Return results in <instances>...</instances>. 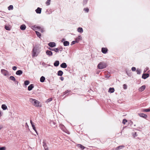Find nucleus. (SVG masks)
<instances>
[{"label":"nucleus","mask_w":150,"mask_h":150,"mask_svg":"<svg viewBox=\"0 0 150 150\" xmlns=\"http://www.w3.org/2000/svg\"><path fill=\"white\" fill-rule=\"evenodd\" d=\"M106 64L104 62H100L98 65V67L100 69H103L106 68Z\"/></svg>","instance_id":"f257e3e1"},{"label":"nucleus","mask_w":150,"mask_h":150,"mask_svg":"<svg viewBox=\"0 0 150 150\" xmlns=\"http://www.w3.org/2000/svg\"><path fill=\"white\" fill-rule=\"evenodd\" d=\"M29 101L31 102L34 106H35L38 107L39 106V103L37 100L33 99L30 98L29 99Z\"/></svg>","instance_id":"f03ea898"},{"label":"nucleus","mask_w":150,"mask_h":150,"mask_svg":"<svg viewBox=\"0 0 150 150\" xmlns=\"http://www.w3.org/2000/svg\"><path fill=\"white\" fill-rule=\"evenodd\" d=\"M1 72L5 76H6L8 74V71L4 69H1Z\"/></svg>","instance_id":"7ed1b4c3"},{"label":"nucleus","mask_w":150,"mask_h":150,"mask_svg":"<svg viewBox=\"0 0 150 150\" xmlns=\"http://www.w3.org/2000/svg\"><path fill=\"white\" fill-rule=\"evenodd\" d=\"M37 50L35 47H34L32 52V56L35 57L37 56Z\"/></svg>","instance_id":"20e7f679"},{"label":"nucleus","mask_w":150,"mask_h":150,"mask_svg":"<svg viewBox=\"0 0 150 150\" xmlns=\"http://www.w3.org/2000/svg\"><path fill=\"white\" fill-rule=\"evenodd\" d=\"M46 53L49 57H50L52 55V52L49 50H47L46 52Z\"/></svg>","instance_id":"39448f33"},{"label":"nucleus","mask_w":150,"mask_h":150,"mask_svg":"<svg viewBox=\"0 0 150 150\" xmlns=\"http://www.w3.org/2000/svg\"><path fill=\"white\" fill-rule=\"evenodd\" d=\"M48 45L51 47H54L56 46V43L54 42H50L48 43Z\"/></svg>","instance_id":"423d86ee"},{"label":"nucleus","mask_w":150,"mask_h":150,"mask_svg":"<svg viewBox=\"0 0 150 150\" xmlns=\"http://www.w3.org/2000/svg\"><path fill=\"white\" fill-rule=\"evenodd\" d=\"M48 49L50 50L54 51L56 52H59V49L58 48H54L52 49L50 47H49Z\"/></svg>","instance_id":"0eeeda50"},{"label":"nucleus","mask_w":150,"mask_h":150,"mask_svg":"<svg viewBox=\"0 0 150 150\" xmlns=\"http://www.w3.org/2000/svg\"><path fill=\"white\" fill-rule=\"evenodd\" d=\"M108 50L107 48L103 47L101 49L102 52L104 54H106L108 52Z\"/></svg>","instance_id":"6e6552de"},{"label":"nucleus","mask_w":150,"mask_h":150,"mask_svg":"<svg viewBox=\"0 0 150 150\" xmlns=\"http://www.w3.org/2000/svg\"><path fill=\"white\" fill-rule=\"evenodd\" d=\"M149 75L148 74H143L142 76V78L144 79H145L149 77Z\"/></svg>","instance_id":"1a4fd4ad"},{"label":"nucleus","mask_w":150,"mask_h":150,"mask_svg":"<svg viewBox=\"0 0 150 150\" xmlns=\"http://www.w3.org/2000/svg\"><path fill=\"white\" fill-rule=\"evenodd\" d=\"M139 115L140 117L144 118H146L147 117V115H146L143 113H139Z\"/></svg>","instance_id":"9d476101"},{"label":"nucleus","mask_w":150,"mask_h":150,"mask_svg":"<svg viewBox=\"0 0 150 150\" xmlns=\"http://www.w3.org/2000/svg\"><path fill=\"white\" fill-rule=\"evenodd\" d=\"M42 9L39 7H38L35 10V11L37 13L40 14L41 13Z\"/></svg>","instance_id":"9b49d317"},{"label":"nucleus","mask_w":150,"mask_h":150,"mask_svg":"<svg viewBox=\"0 0 150 150\" xmlns=\"http://www.w3.org/2000/svg\"><path fill=\"white\" fill-rule=\"evenodd\" d=\"M34 85L33 84H31L28 87V89L29 91H31L34 88Z\"/></svg>","instance_id":"f8f14e48"},{"label":"nucleus","mask_w":150,"mask_h":150,"mask_svg":"<svg viewBox=\"0 0 150 150\" xmlns=\"http://www.w3.org/2000/svg\"><path fill=\"white\" fill-rule=\"evenodd\" d=\"M82 39V37L81 35L79 36L77 38H76L75 40L76 41L77 43H78L79 41Z\"/></svg>","instance_id":"ddd939ff"},{"label":"nucleus","mask_w":150,"mask_h":150,"mask_svg":"<svg viewBox=\"0 0 150 150\" xmlns=\"http://www.w3.org/2000/svg\"><path fill=\"white\" fill-rule=\"evenodd\" d=\"M16 74L17 75L20 76L23 74V71L22 70H19L16 72Z\"/></svg>","instance_id":"4468645a"},{"label":"nucleus","mask_w":150,"mask_h":150,"mask_svg":"<svg viewBox=\"0 0 150 150\" xmlns=\"http://www.w3.org/2000/svg\"><path fill=\"white\" fill-rule=\"evenodd\" d=\"M60 67L62 68H65L67 67V65L66 63H63L60 65Z\"/></svg>","instance_id":"2eb2a0df"},{"label":"nucleus","mask_w":150,"mask_h":150,"mask_svg":"<svg viewBox=\"0 0 150 150\" xmlns=\"http://www.w3.org/2000/svg\"><path fill=\"white\" fill-rule=\"evenodd\" d=\"M26 28V26L24 24H23L21 25L20 27V29L22 30H24Z\"/></svg>","instance_id":"dca6fc26"},{"label":"nucleus","mask_w":150,"mask_h":150,"mask_svg":"<svg viewBox=\"0 0 150 150\" xmlns=\"http://www.w3.org/2000/svg\"><path fill=\"white\" fill-rule=\"evenodd\" d=\"M146 86L145 85H143L139 89V91L142 92L145 89Z\"/></svg>","instance_id":"f3484780"},{"label":"nucleus","mask_w":150,"mask_h":150,"mask_svg":"<svg viewBox=\"0 0 150 150\" xmlns=\"http://www.w3.org/2000/svg\"><path fill=\"white\" fill-rule=\"evenodd\" d=\"M37 28L38 30L42 33H43L45 31L43 28H41L40 26H38Z\"/></svg>","instance_id":"a211bd4d"},{"label":"nucleus","mask_w":150,"mask_h":150,"mask_svg":"<svg viewBox=\"0 0 150 150\" xmlns=\"http://www.w3.org/2000/svg\"><path fill=\"white\" fill-rule=\"evenodd\" d=\"M69 42L68 41H64L63 42L64 45L65 46H68L69 45Z\"/></svg>","instance_id":"6ab92c4d"},{"label":"nucleus","mask_w":150,"mask_h":150,"mask_svg":"<svg viewBox=\"0 0 150 150\" xmlns=\"http://www.w3.org/2000/svg\"><path fill=\"white\" fill-rule=\"evenodd\" d=\"M59 61H56L54 63V65L55 67H57L59 65Z\"/></svg>","instance_id":"aec40b11"},{"label":"nucleus","mask_w":150,"mask_h":150,"mask_svg":"<svg viewBox=\"0 0 150 150\" xmlns=\"http://www.w3.org/2000/svg\"><path fill=\"white\" fill-rule=\"evenodd\" d=\"M63 74V71L61 70H59L58 71L57 75L59 76H61Z\"/></svg>","instance_id":"412c9836"},{"label":"nucleus","mask_w":150,"mask_h":150,"mask_svg":"<svg viewBox=\"0 0 150 150\" xmlns=\"http://www.w3.org/2000/svg\"><path fill=\"white\" fill-rule=\"evenodd\" d=\"M77 31L79 33H82L83 32V30L82 28L79 27L77 29Z\"/></svg>","instance_id":"4be33fe9"},{"label":"nucleus","mask_w":150,"mask_h":150,"mask_svg":"<svg viewBox=\"0 0 150 150\" xmlns=\"http://www.w3.org/2000/svg\"><path fill=\"white\" fill-rule=\"evenodd\" d=\"M1 108L4 110H5L7 109V106L5 104H3L1 106Z\"/></svg>","instance_id":"5701e85b"},{"label":"nucleus","mask_w":150,"mask_h":150,"mask_svg":"<svg viewBox=\"0 0 150 150\" xmlns=\"http://www.w3.org/2000/svg\"><path fill=\"white\" fill-rule=\"evenodd\" d=\"M77 146L79 147L80 148L82 149H83L85 148V147L81 144H78Z\"/></svg>","instance_id":"b1692460"},{"label":"nucleus","mask_w":150,"mask_h":150,"mask_svg":"<svg viewBox=\"0 0 150 150\" xmlns=\"http://www.w3.org/2000/svg\"><path fill=\"white\" fill-rule=\"evenodd\" d=\"M45 79V78L44 76H42L40 77V81L41 82H43Z\"/></svg>","instance_id":"393cba45"},{"label":"nucleus","mask_w":150,"mask_h":150,"mask_svg":"<svg viewBox=\"0 0 150 150\" xmlns=\"http://www.w3.org/2000/svg\"><path fill=\"white\" fill-rule=\"evenodd\" d=\"M35 32L37 36L40 38L41 37V34L37 31H35Z\"/></svg>","instance_id":"a878e982"},{"label":"nucleus","mask_w":150,"mask_h":150,"mask_svg":"<svg viewBox=\"0 0 150 150\" xmlns=\"http://www.w3.org/2000/svg\"><path fill=\"white\" fill-rule=\"evenodd\" d=\"M124 147V146H118L115 149V150H119L120 149H122Z\"/></svg>","instance_id":"bb28decb"},{"label":"nucleus","mask_w":150,"mask_h":150,"mask_svg":"<svg viewBox=\"0 0 150 150\" xmlns=\"http://www.w3.org/2000/svg\"><path fill=\"white\" fill-rule=\"evenodd\" d=\"M114 91V89L113 88H109V92L111 93H112Z\"/></svg>","instance_id":"cd10ccee"},{"label":"nucleus","mask_w":150,"mask_h":150,"mask_svg":"<svg viewBox=\"0 0 150 150\" xmlns=\"http://www.w3.org/2000/svg\"><path fill=\"white\" fill-rule=\"evenodd\" d=\"M38 26H36L35 25L31 27V28L34 30H37L38 29Z\"/></svg>","instance_id":"c85d7f7f"},{"label":"nucleus","mask_w":150,"mask_h":150,"mask_svg":"<svg viewBox=\"0 0 150 150\" xmlns=\"http://www.w3.org/2000/svg\"><path fill=\"white\" fill-rule=\"evenodd\" d=\"M29 81L28 80H26L24 81V84L25 86H27L29 84Z\"/></svg>","instance_id":"c756f323"},{"label":"nucleus","mask_w":150,"mask_h":150,"mask_svg":"<svg viewBox=\"0 0 150 150\" xmlns=\"http://www.w3.org/2000/svg\"><path fill=\"white\" fill-rule=\"evenodd\" d=\"M13 8V5H11L8 7V9L9 10H12Z\"/></svg>","instance_id":"7c9ffc66"},{"label":"nucleus","mask_w":150,"mask_h":150,"mask_svg":"<svg viewBox=\"0 0 150 150\" xmlns=\"http://www.w3.org/2000/svg\"><path fill=\"white\" fill-rule=\"evenodd\" d=\"M50 0H47L46 2V4L47 6H49L50 4Z\"/></svg>","instance_id":"2f4dec72"},{"label":"nucleus","mask_w":150,"mask_h":150,"mask_svg":"<svg viewBox=\"0 0 150 150\" xmlns=\"http://www.w3.org/2000/svg\"><path fill=\"white\" fill-rule=\"evenodd\" d=\"M10 79H11L13 81H16V79L15 78L12 76H11L10 77Z\"/></svg>","instance_id":"473e14b6"},{"label":"nucleus","mask_w":150,"mask_h":150,"mask_svg":"<svg viewBox=\"0 0 150 150\" xmlns=\"http://www.w3.org/2000/svg\"><path fill=\"white\" fill-rule=\"evenodd\" d=\"M43 146H44V149L47 147V144H46V143L44 141L43 142Z\"/></svg>","instance_id":"72a5a7b5"},{"label":"nucleus","mask_w":150,"mask_h":150,"mask_svg":"<svg viewBox=\"0 0 150 150\" xmlns=\"http://www.w3.org/2000/svg\"><path fill=\"white\" fill-rule=\"evenodd\" d=\"M5 29L7 30H10V28L7 25H5Z\"/></svg>","instance_id":"f704fd0d"},{"label":"nucleus","mask_w":150,"mask_h":150,"mask_svg":"<svg viewBox=\"0 0 150 150\" xmlns=\"http://www.w3.org/2000/svg\"><path fill=\"white\" fill-rule=\"evenodd\" d=\"M137 74H140L141 72V70L139 69H137Z\"/></svg>","instance_id":"c9c22d12"},{"label":"nucleus","mask_w":150,"mask_h":150,"mask_svg":"<svg viewBox=\"0 0 150 150\" xmlns=\"http://www.w3.org/2000/svg\"><path fill=\"white\" fill-rule=\"evenodd\" d=\"M126 73L127 74V75L129 76H130V73L127 69L126 70Z\"/></svg>","instance_id":"e433bc0d"},{"label":"nucleus","mask_w":150,"mask_h":150,"mask_svg":"<svg viewBox=\"0 0 150 150\" xmlns=\"http://www.w3.org/2000/svg\"><path fill=\"white\" fill-rule=\"evenodd\" d=\"M52 100V99L51 98H49V99H48L46 101V102L47 103H49Z\"/></svg>","instance_id":"4c0bfd02"},{"label":"nucleus","mask_w":150,"mask_h":150,"mask_svg":"<svg viewBox=\"0 0 150 150\" xmlns=\"http://www.w3.org/2000/svg\"><path fill=\"white\" fill-rule=\"evenodd\" d=\"M143 111L146 112H149L150 111V108L144 109L143 110Z\"/></svg>","instance_id":"58836bf2"},{"label":"nucleus","mask_w":150,"mask_h":150,"mask_svg":"<svg viewBox=\"0 0 150 150\" xmlns=\"http://www.w3.org/2000/svg\"><path fill=\"white\" fill-rule=\"evenodd\" d=\"M84 10L87 13H88L89 12V10L88 8H84Z\"/></svg>","instance_id":"ea45409f"},{"label":"nucleus","mask_w":150,"mask_h":150,"mask_svg":"<svg viewBox=\"0 0 150 150\" xmlns=\"http://www.w3.org/2000/svg\"><path fill=\"white\" fill-rule=\"evenodd\" d=\"M127 122V120L125 119H124L123 120L122 123L125 124L126 122Z\"/></svg>","instance_id":"a19ab883"},{"label":"nucleus","mask_w":150,"mask_h":150,"mask_svg":"<svg viewBox=\"0 0 150 150\" xmlns=\"http://www.w3.org/2000/svg\"><path fill=\"white\" fill-rule=\"evenodd\" d=\"M33 129H34V130L36 132V133L37 134L36 130L35 129V126L34 125H33L32 126Z\"/></svg>","instance_id":"79ce46f5"},{"label":"nucleus","mask_w":150,"mask_h":150,"mask_svg":"<svg viewBox=\"0 0 150 150\" xmlns=\"http://www.w3.org/2000/svg\"><path fill=\"white\" fill-rule=\"evenodd\" d=\"M6 147L5 146L0 147V150H5L6 149Z\"/></svg>","instance_id":"37998d69"},{"label":"nucleus","mask_w":150,"mask_h":150,"mask_svg":"<svg viewBox=\"0 0 150 150\" xmlns=\"http://www.w3.org/2000/svg\"><path fill=\"white\" fill-rule=\"evenodd\" d=\"M123 88L125 89H126L127 88V86L126 84H124L123 85Z\"/></svg>","instance_id":"c03bdc74"},{"label":"nucleus","mask_w":150,"mask_h":150,"mask_svg":"<svg viewBox=\"0 0 150 150\" xmlns=\"http://www.w3.org/2000/svg\"><path fill=\"white\" fill-rule=\"evenodd\" d=\"M76 42V40L75 41H73L71 43V45H72L75 44Z\"/></svg>","instance_id":"a18cd8bd"},{"label":"nucleus","mask_w":150,"mask_h":150,"mask_svg":"<svg viewBox=\"0 0 150 150\" xmlns=\"http://www.w3.org/2000/svg\"><path fill=\"white\" fill-rule=\"evenodd\" d=\"M136 68L135 67H133L132 68V70L133 71H135L136 70Z\"/></svg>","instance_id":"49530a36"},{"label":"nucleus","mask_w":150,"mask_h":150,"mask_svg":"<svg viewBox=\"0 0 150 150\" xmlns=\"http://www.w3.org/2000/svg\"><path fill=\"white\" fill-rule=\"evenodd\" d=\"M12 69L14 70H16L17 69V67L16 66L13 67H12Z\"/></svg>","instance_id":"de8ad7c7"},{"label":"nucleus","mask_w":150,"mask_h":150,"mask_svg":"<svg viewBox=\"0 0 150 150\" xmlns=\"http://www.w3.org/2000/svg\"><path fill=\"white\" fill-rule=\"evenodd\" d=\"M69 92V91L68 90H67V91H65V92L64 93L63 95H66L67 93Z\"/></svg>","instance_id":"09e8293b"},{"label":"nucleus","mask_w":150,"mask_h":150,"mask_svg":"<svg viewBox=\"0 0 150 150\" xmlns=\"http://www.w3.org/2000/svg\"><path fill=\"white\" fill-rule=\"evenodd\" d=\"M149 69V68L147 67H146L144 70V72H146Z\"/></svg>","instance_id":"8fccbe9b"},{"label":"nucleus","mask_w":150,"mask_h":150,"mask_svg":"<svg viewBox=\"0 0 150 150\" xmlns=\"http://www.w3.org/2000/svg\"><path fill=\"white\" fill-rule=\"evenodd\" d=\"M87 2V0H83V4H86Z\"/></svg>","instance_id":"3c124183"},{"label":"nucleus","mask_w":150,"mask_h":150,"mask_svg":"<svg viewBox=\"0 0 150 150\" xmlns=\"http://www.w3.org/2000/svg\"><path fill=\"white\" fill-rule=\"evenodd\" d=\"M133 136L134 137H136L137 136V133L136 132H135L134 133V134H133Z\"/></svg>","instance_id":"603ef678"},{"label":"nucleus","mask_w":150,"mask_h":150,"mask_svg":"<svg viewBox=\"0 0 150 150\" xmlns=\"http://www.w3.org/2000/svg\"><path fill=\"white\" fill-rule=\"evenodd\" d=\"M60 79L62 81H63L64 79V78L63 77H61Z\"/></svg>","instance_id":"864d4df0"},{"label":"nucleus","mask_w":150,"mask_h":150,"mask_svg":"<svg viewBox=\"0 0 150 150\" xmlns=\"http://www.w3.org/2000/svg\"><path fill=\"white\" fill-rule=\"evenodd\" d=\"M63 49L62 48H59V50L60 51H62V50Z\"/></svg>","instance_id":"5fc2aeb1"},{"label":"nucleus","mask_w":150,"mask_h":150,"mask_svg":"<svg viewBox=\"0 0 150 150\" xmlns=\"http://www.w3.org/2000/svg\"><path fill=\"white\" fill-rule=\"evenodd\" d=\"M45 150H49L48 148V147L45 148Z\"/></svg>","instance_id":"6e6d98bb"},{"label":"nucleus","mask_w":150,"mask_h":150,"mask_svg":"<svg viewBox=\"0 0 150 150\" xmlns=\"http://www.w3.org/2000/svg\"><path fill=\"white\" fill-rule=\"evenodd\" d=\"M110 77V76H105V77L106 78H109V77Z\"/></svg>","instance_id":"4d7b16f0"},{"label":"nucleus","mask_w":150,"mask_h":150,"mask_svg":"<svg viewBox=\"0 0 150 150\" xmlns=\"http://www.w3.org/2000/svg\"><path fill=\"white\" fill-rule=\"evenodd\" d=\"M31 125H32V126L33 125H33V123H31Z\"/></svg>","instance_id":"13d9d810"},{"label":"nucleus","mask_w":150,"mask_h":150,"mask_svg":"<svg viewBox=\"0 0 150 150\" xmlns=\"http://www.w3.org/2000/svg\"><path fill=\"white\" fill-rule=\"evenodd\" d=\"M30 123H31H31H33V122H32V120H31L30 121Z\"/></svg>","instance_id":"bf43d9fd"},{"label":"nucleus","mask_w":150,"mask_h":150,"mask_svg":"<svg viewBox=\"0 0 150 150\" xmlns=\"http://www.w3.org/2000/svg\"><path fill=\"white\" fill-rule=\"evenodd\" d=\"M1 116V112L0 111V117Z\"/></svg>","instance_id":"052dcab7"},{"label":"nucleus","mask_w":150,"mask_h":150,"mask_svg":"<svg viewBox=\"0 0 150 150\" xmlns=\"http://www.w3.org/2000/svg\"><path fill=\"white\" fill-rule=\"evenodd\" d=\"M64 40V39H62V42H63Z\"/></svg>","instance_id":"680f3d73"},{"label":"nucleus","mask_w":150,"mask_h":150,"mask_svg":"<svg viewBox=\"0 0 150 150\" xmlns=\"http://www.w3.org/2000/svg\"><path fill=\"white\" fill-rule=\"evenodd\" d=\"M17 83H18V81H17Z\"/></svg>","instance_id":"e2e57ef3"}]
</instances>
